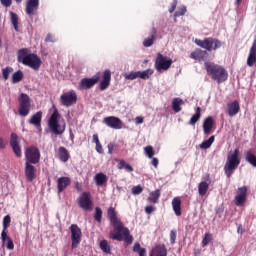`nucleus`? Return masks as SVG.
Masks as SVG:
<instances>
[{"label": "nucleus", "mask_w": 256, "mask_h": 256, "mask_svg": "<svg viewBox=\"0 0 256 256\" xmlns=\"http://www.w3.org/2000/svg\"><path fill=\"white\" fill-rule=\"evenodd\" d=\"M107 217L114 227V233H110V237L114 241H124L126 245H131L133 243V236L129 232V229L123 225L119 216H117V210L114 207H109L107 210Z\"/></svg>", "instance_id": "f257e3e1"}, {"label": "nucleus", "mask_w": 256, "mask_h": 256, "mask_svg": "<svg viewBox=\"0 0 256 256\" xmlns=\"http://www.w3.org/2000/svg\"><path fill=\"white\" fill-rule=\"evenodd\" d=\"M18 61L22 63V65H26V67H30L34 71H39L41 69V58L35 54L31 53L29 48H22L18 50Z\"/></svg>", "instance_id": "f03ea898"}, {"label": "nucleus", "mask_w": 256, "mask_h": 256, "mask_svg": "<svg viewBox=\"0 0 256 256\" xmlns=\"http://www.w3.org/2000/svg\"><path fill=\"white\" fill-rule=\"evenodd\" d=\"M204 67L206 69L207 75H209L213 81H217V83H225L229 77L227 70H225L224 67L219 64L205 61Z\"/></svg>", "instance_id": "7ed1b4c3"}, {"label": "nucleus", "mask_w": 256, "mask_h": 256, "mask_svg": "<svg viewBox=\"0 0 256 256\" xmlns=\"http://www.w3.org/2000/svg\"><path fill=\"white\" fill-rule=\"evenodd\" d=\"M239 148H236L232 154H228L226 164L224 165V173L228 179H231V175L239 165L241 164V158H239Z\"/></svg>", "instance_id": "20e7f679"}, {"label": "nucleus", "mask_w": 256, "mask_h": 256, "mask_svg": "<svg viewBox=\"0 0 256 256\" xmlns=\"http://www.w3.org/2000/svg\"><path fill=\"white\" fill-rule=\"evenodd\" d=\"M59 119H61V114L59 113V110L55 108L48 120V127L54 135H63L67 127L65 122L60 124Z\"/></svg>", "instance_id": "39448f33"}, {"label": "nucleus", "mask_w": 256, "mask_h": 256, "mask_svg": "<svg viewBox=\"0 0 256 256\" xmlns=\"http://www.w3.org/2000/svg\"><path fill=\"white\" fill-rule=\"evenodd\" d=\"M194 43L201 49H205V51H217V49H221L223 42L219 39L208 37L204 40L195 39Z\"/></svg>", "instance_id": "423d86ee"}, {"label": "nucleus", "mask_w": 256, "mask_h": 256, "mask_svg": "<svg viewBox=\"0 0 256 256\" xmlns=\"http://www.w3.org/2000/svg\"><path fill=\"white\" fill-rule=\"evenodd\" d=\"M18 102V113L20 117H27V115L31 113V97H29V95H27L26 93H21L18 98Z\"/></svg>", "instance_id": "0eeeda50"}, {"label": "nucleus", "mask_w": 256, "mask_h": 256, "mask_svg": "<svg viewBox=\"0 0 256 256\" xmlns=\"http://www.w3.org/2000/svg\"><path fill=\"white\" fill-rule=\"evenodd\" d=\"M26 163H32V165H37L41 161V151L36 146H29L25 150Z\"/></svg>", "instance_id": "6e6552de"}, {"label": "nucleus", "mask_w": 256, "mask_h": 256, "mask_svg": "<svg viewBox=\"0 0 256 256\" xmlns=\"http://www.w3.org/2000/svg\"><path fill=\"white\" fill-rule=\"evenodd\" d=\"M171 65H173V60L168 59L167 56H163V54L158 53L154 67L158 73H161V71H168V69L171 68Z\"/></svg>", "instance_id": "1a4fd4ad"}, {"label": "nucleus", "mask_w": 256, "mask_h": 256, "mask_svg": "<svg viewBox=\"0 0 256 256\" xmlns=\"http://www.w3.org/2000/svg\"><path fill=\"white\" fill-rule=\"evenodd\" d=\"M78 207L83 211H93V199L90 192H83L78 198Z\"/></svg>", "instance_id": "9d476101"}, {"label": "nucleus", "mask_w": 256, "mask_h": 256, "mask_svg": "<svg viewBox=\"0 0 256 256\" xmlns=\"http://www.w3.org/2000/svg\"><path fill=\"white\" fill-rule=\"evenodd\" d=\"M70 233H71V247L72 249H77L79 244L81 243V239L83 237V232H81V228L77 224H72L70 226Z\"/></svg>", "instance_id": "9b49d317"}, {"label": "nucleus", "mask_w": 256, "mask_h": 256, "mask_svg": "<svg viewBox=\"0 0 256 256\" xmlns=\"http://www.w3.org/2000/svg\"><path fill=\"white\" fill-rule=\"evenodd\" d=\"M61 105L64 107H71L77 103V93L74 90H70L67 93H64L60 96Z\"/></svg>", "instance_id": "f8f14e48"}, {"label": "nucleus", "mask_w": 256, "mask_h": 256, "mask_svg": "<svg viewBox=\"0 0 256 256\" xmlns=\"http://www.w3.org/2000/svg\"><path fill=\"white\" fill-rule=\"evenodd\" d=\"M247 201V186H242L238 188L236 196L234 198V204L237 207H243Z\"/></svg>", "instance_id": "ddd939ff"}, {"label": "nucleus", "mask_w": 256, "mask_h": 256, "mask_svg": "<svg viewBox=\"0 0 256 256\" xmlns=\"http://www.w3.org/2000/svg\"><path fill=\"white\" fill-rule=\"evenodd\" d=\"M102 122L104 125H107V127H110V129H123V121H121L118 117L108 116L105 117Z\"/></svg>", "instance_id": "4468645a"}, {"label": "nucleus", "mask_w": 256, "mask_h": 256, "mask_svg": "<svg viewBox=\"0 0 256 256\" xmlns=\"http://www.w3.org/2000/svg\"><path fill=\"white\" fill-rule=\"evenodd\" d=\"M99 79H101V77L99 76V73L96 74L92 78H83L79 83V88L80 89H91V87H93V86L97 85V83H99Z\"/></svg>", "instance_id": "2eb2a0df"}, {"label": "nucleus", "mask_w": 256, "mask_h": 256, "mask_svg": "<svg viewBox=\"0 0 256 256\" xmlns=\"http://www.w3.org/2000/svg\"><path fill=\"white\" fill-rule=\"evenodd\" d=\"M190 59H194L195 61H205L209 59V52L207 50H202L201 48H197L195 51L191 52Z\"/></svg>", "instance_id": "dca6fc26"}, {"label": "nucleus", "mask_w": 256, "mask_h": 256, "mask_svg": "<svg viewBox=\"0 0 256 256\" xmlns=\"http://www.w3.org/2000/svg\"><path fill=\"white\" fill-rule=\"evenodd\" d=\"M39 9V0H27L26 2V15L32 17Z\"/></svg>", "instance_id": "f3484780"}, {"label": "nucleus", "mask_w": 256, "mask_h": 256, "mask_svg": "<svg viewBox=\"0 0 256 256\" xmlns=\"http://www.w3.org/2000/svg\"><path fill=\"white\" fill-rule=\"evenodd\" d=\"M241 111V106L239 105V101L235 100L232 103L227 104V110L226 113L229 115V117H235L237 113Z\"/></svg>", "instance_id": "a211bd4d"}, {"label": "nucleus", "mask_w": 256, "mask_h": 256, "mask_svg": "<svg viewBox=\"0 0 256 256\" xmlns=\"http://www.w3.org/2000/svg\"><path fill=\"white\" fill-rule=\"evenodd\" d=\"M214 126H215V120L211 116H208L207 118H205L202 125L204 135H211V131H213Z\"/></svg>", "instance_id": "6ab92c4d"}, {"label": "nucleus", "mask_w": 256, "mask_h": 256, "mask_svg": "<svg viewBox=\"0 0 256 256\" xmlns=\"http://www.w3.org/2000/svg\"><path fill=\"white\" fill-rule=\"evenodd\" d=\"M111 85V70H105L100 82V91H105Z\"/></svg>", "instance_id": "aec40b11"}, {"label": "nucleus", "mask_w": 256, "mask_h": 256, "mask_svg": "<svg viewBox=\"0 0 256 256\" xmlns=\"http://www.w3.org/2000/svg\"><path fill=\"white\" fill-rule=\"evenodd\" d=\"M156 39H157V29L155 27H152L149 33V36L143 40L142 44L144 47H152Z\"/></svg>", "instance_id": "412c9836"}, {"label": "nucleus", "mask_w": 256, "mask_h": 256, "mask_svg": "<svg viewBox=\"0 0 256 256\" xmlns=\"http://www.w3.org/2000/svg\"><path fill=\"white\" fill-rule=\"evenodd\" d=\"M71 185V178L69 177H60L57 180V189L58 193H63L67 187Z\"/></svg>", "instance_id": "4be33fe9"}, {"label": "nucleus", "mask_w": 256, "mask_h": 256, "mask_svg": "<svg viewBox=\"0 0 256 256\" xmlns=\"http://www.w3.org/2000/svg\"><path fill=\"white\" fill-rule=\"evenodd\" d=\"M150 256H167V247L165 244H157L152 248Z\"/></svg>", "instance_id": "5701e85b"}, {"label": "nucleus", "mask_w": 256, "mask_h": 256, "mask_svg": "<svg viewBox=\"0 0 256 256\" xmlns=\"http://www.w3.org/2000/svg\"><path fill=\"white\" fill-rule=\"evenodd\" d=\"M256 63V39L253 41L247 58L248 67H253Z\"/></svg>", "instance_id": "b1692460"}, {"label": "nucleus", "mask_w": 256, "mask_h": 256, "mask_svg": "<svg viewBox=\"0 0 256 256\" xmlns=\"http://www.w3.org/2000/svg\"><path fill=\"white\" fill-rule=\"evenodd\" d=\"M1 240H2V244L5 245L9 251H13V249H15V244L13 243V240L11 239V237L7 235V232L5 231L1 232Z\"/></svg>", "instance_id": "393cba45"}, {"label": "nucleus", "mask_w": 256, "mask_h": 256, "mask_svg": "<svg viewBox=\"0 0 256 256\" xmlns=\"http://www.w3.org/2000/svg\"><path fill=\"white\" fill-rule=\"evenodd\" d=\"M42 119H43V112L38 111L34 115H32L28 123L30 125H34V127H37V129H40Z\"/></svg>", "instance_id": "a878e982"}, {"label": "nucleus", "mask_w": 256, "mask_h": 256, "mask_svg": "<svg viewBox=\"0 0 256 256\" xmlns=\"http://www.w3.org/2000/svg\"><path fill=\"white\" fill-rule=\"evenodd\" d=\"M25 176L30 182L35 179V166H33V163L25 162Z\"/></svg>", "instance_id": "bb28decb"}, {"label": "nucleus", "mask_w": 256, "mask_h": 256, "mask_svg": "<svg viewBox=\"0 0 256 256\" xmlns=\"http://www.w3.org/2000/svg\"><path fill=\"white\" fill-rule=\"evenodd\" d=\"M58 157L60 161H62V163H67L71 155H69V151L67 150V148L60 146L58 148Z\"/></svg>", "instance_id": "cd10ccee"}, {"label": "nucleus", "mask_w": 256, "mask_h": 256, "mask_svg": "<svg viewBox=\"0 0 256 256\" xmlns=\"http://www.w3.org/2000/svg\"><path fill=\"white\" fill-rule=\"evenodd\" d=\"M172 209L176 215V217H181L182 212H181V198L175 197L172 200Z\"/></svg>", "instance_id": "c85d7f7f"}, {"label": "nucleus", "mask_w": 256, "mask_h": 256, "mask_svg": "<svg viewBox=\"0 0 256 256\" xmlns=\"http://www.w3.org/2000/svg\"><path fill=\"white\" fill-rule=\"evenodd\" d=\"M94 179L96 181V185H98L99 187H103V185H105V183H107L108 181L107 175H105L104 173L96 174Z\"/></svg>", "instance_id": "c756f323"}, {"label": "nucleus", "mask_w": 256, "mask_h": 256, "mask_svg": "<svg viewBox=\"0 0 256 256\" xmlns=\"http://www.w3.org/2000/svg\"><path fill=\"white\" fill-rule=\"evenodd\" d=\"M245 161H247V163H250L252 167H256V156L251 150H247L245 152Z\"/></svg>", "instance_id": "7c9ffc66"}, {"label": "nucleus", "mask_w": 256, "mask_h": 256, "mask_svg": "<svg viewBox=\"0 0 256 256\" xmlns=\"http://www.w3.org/2000/svg\"><path fill=\"white\" fill-rule=\"evenodd\" d=\"M159 197H161V190L157 189L150 193L148 201L149 203H159Z\"/></svg>", "instance_id": "2f4dec72"}, {"label": "nucleus", "mask_w": 256, "mask_h": 256, "mask_svg": "<svg viewBox=\"0 0 256 256\" xmlns=\"http://www.w3.org/2000/svg\"><path fill=\"white\" fill-rule=\"evenodd\" d=\"M207 191H209V183L203 181L200 182L198 185V193L201 197H204V195H207Z\"/></svg>", "instance_id": "473e14b6"}, {"label": "nucleus", "mask_w": 256, "mask_h": 256, "mask_svg": "<svg viewBox=\"0 0 256 256\" xmlns=\"http://www.w3.org/2000/svg\"><path fill=\"white\" fill-rule=\"evenodd\" d=\"M132 250L134 253H138L139 256H147V249L141 248V244L139 242L134 243Z\"/></svg>", "instance_id": "72a5a7b5"}, {"label": "nucleus", "mask_w": 256, "mask_h": 256, "mask_svg": "<svg viewBox=\"0 0 256 256\" xmlns=\"http://www.w3.org/2000/svg\"><path fill=\"white\" fill-rule=\"evenodd\" d=\"M181 105H183V99L174 98L172 100V109L175 113H179L181 111Z\"/></svg>", "instance_id": "f704fd0d"}, {"label": "nucleus", "mask_w": 256, "mask_h": 256, "mask_svg": "<svg viewBox=\"0 0 256 256\" xmlns=\"http://www.w3.org/2000/svg\"><path fill=\"white\" fill-rule=\"evenodd\" d=\"M153 73H154L153 69L138 71V79H143V80L150 79L151 75H153Z\"/></svg>", "instance_id": "c9c22d12"}, {"label": "nucleus", "mask_w": 256, "mask_h": 256, "mask_svg": "<svg viewBox=\"0 0 256 256\" xmlns=\"http://www.w3.org/2000/svg\"><path fill=\"white\" fill-rule=\"evenodd\" d=\"M9 15L15 31H19V16H17L13 11H10Z\"/></svg>", "instance_id": "e433bc0d"}, {"label": "nucleus", "mask_w": 256, "mask_h": 256, "mask_svg": "<svg viewBox=\"0 0 256 256\" xmlns=\"http://www.w3.org/2000/svg\"><path fill=\"white\" fill-rule=\"evenodd\" d=\"M199 119H201V107L198 106L196 108L195 114L191 117L189 121V125H195V123H197Z\"/></svg>", "instance_id": "4c0bfd02"}, {"label": "nucleus", "mask_w": 256, "mask_h": 256, "mask_svg": "<svg viewBox=\"0 0 256 256\" xmlns=\"http://www.w3.org/2000/svg\"><path fill=\"white\" fill-rule=\"evenodd\" d=\"M100 249L103 251V253L111 255V246L109 245V242H107V240L100 241Z\"/></svg>", "instance_id": "58836bf2"}, {"label": "nucleus", "mask_w": 256, "mask_h": 256, "mask_svg": "<svg viewBox=\"0 0 256 256\" xmlns=\"http://www.w3.org/2000/svg\"><path fill=\"white\" fill-rule=\"evenodd\" d=\"M118 169H125L126 171H128V173H133V171H134L133 166H131L130 164H127V162H125V160L119 161Z\"/></svg>", "instance_id": "ea45409f"}, {"label": "nucleus", "mask_w": 256, "mask_h": 256, "mask_svg": "<svg viewBox=\"0 0 256 256\" xmlns=\"http://www.w3.org/2000/svg\"><path fill=\"white\" fill-rule=\"evenodd\" d=\"M213 143H215V136H211L208 140L202 142L200 144V149H209Z\"/></svg>", "instance_id": "a19ab883"}, {"label": "nucleus", "mask_w": 256, "mask_h": 256, "mask_svg": "<svg viewBox=\"0 0 256 256\" xmlns=\"http://www.w3.org/2000/svg\"><path fill=\"white\" fill-rule=\"evenodd\" d=\"M23 81V71L18 70L12 75V83H19Z\"/></svg>", "instance_id": "79ce46f5"}, {"label": "nucleus", "mask_w": 256, "mask_h": 256, "mask_svg": "<svg viewBox=\"0 0 256 256\" xmlns=\"http://www.w3.org/2000/svg\"><path fill=\"white\" fill-rule=\"evenodd\" d=\"M211 241H213V234L206 233L201 243L202 247H207Z\"/></svg>", "instance_id": "37998d69"}, {"label": "nucleus", "mask_w": 256, "mask_h": 256, "mask_svg": "<svg viewBox=\"0 0 256 256\" xmlns=\"http://www.w3.org/2000/svg\"><path fill=\"white\" fill-rule=\"evenodd\" d=\"M94 219L97 221V223H101V220L103 219V210H101V208H95Z\"/></svg>", "instance_id": "c03bdc74"}, {"label": "nucleus", "mask_w": 256, "mask_h": 256, "mask_svg": "<svg viewBox=\"0 0 256 256\" xmlns=\"http://www.w3.org/2000/svg\"><path fill=\"white\" fill-rule=\"evenodd\" d=\"M10 224H11V216L6 215L3 218V230L2 231H4V233H7V228L9 227Z\"/></svg>", "instance_id": "a18cd8bd"}, {"label": "nucleus", "mask_w": 256, "mask_h": 256, "mask_svg": "<svg viewBox=\"0 0 256 256\" xmlns=\"http://www.w3.org/2000/svg\"><path fill=\"white\" fill-rule=\"evenodd\" d=\"M145 154L149 159H153V156L155 155V151L153 150V146H146L144 148Z\"/></svg>", "instance_id": "49530a36"}, {"label": "nucleus", "mask_w": 256, "mask_h": 256, "mask_svg": "<svg viewBox=\"0 0 256 256\" xmlns=\"http://www.w3.org/2000/svg\"><path fill=\"white\" fill-rule=\"evenodd\" d=\"M19 145V136L15 133H12L10 136V146L13 147Z\"/></svg>", "instance_id": "de8ad7c7"}, {"label": "nucleus", "mask_w": 256, "mask_h": 256, "mask_svg": "<svg viewBox=\"0 0 256 256\" xmlns=\"http://www.w3.org/2000/svg\"><path fill=\"white\" fill-rule=\"evenodd\" d=\"M125 79L129 81H134V79H139V71L138 72H130L124 75Z\"/></svg>", "instance_id": "09e8293b"}, {"label": "nucleus", "mask_w": 256, "mask_h": 256, "mask_svg": "<svg viewBox=\"0 0 256 256\" xmlns=\"http://www.w3.org/2000/svg\"><path fill=\"white\" fill-rule=\"evenodd\" d=\"M10 73H13L12 67H6V68L2 69V75H3V79H5V81H7V79H9Z\"/></svg>", "instance_id": "8fccbe9b"}, {"label": "nucleus", "mask_w": 256, "mask_h": 256, "mask_svg": "<svg viewBox=\"0 0 256 256\" xmlns=\"http://www.w3.org/2000/svg\"><path fill=\"white\" fill-rule=\"evenodd\" d=\"M187 13V7L182 6L174 13V17H183Z\"/></svg>", "instance_id": "3c124183"}, {"label": "nucleus", "mask_w": 256, "mask_h": 256, "mask_svg": "<svg viewBox=\"0 0 256 256\" xmlns=\"http://www.w3.org/2000/svg\"><path fill=\"white\" fill-rule=\"evenodd\" d=\"M12 150L14 152V154L16 155V157L20 158L22 157V152H21V146H19V144L11 146Z\"/></svg>", "instance_id": "603ef678"}, {"label": "nucleus", "mask_w": 256, "mask_h": 256, "mask_svg": "<svg viewBox=\"0 0 256 256\" xmlns=\"http://www.w3.org/2000/svg\"><path fill=\"white\" fill-rule=\"evenodd\" d=\"M141 193H143V187H141L140 185L134 186L132 188V194L133 195H141Z\"/></svg>", "instance_id": "864d4df0"}, {"label": "nucleus", "mask_w": 256, "mask_h": 256, "mask_svg": "<svg viewBox=\"0 0 256 256\" xmlns=\"http://www.w3.org/2000/svg\"><path fill=\"white\" fill-rule=\"evenodd\" d=\"M176 239H177V231L171 230L170 231V242H171V245H175Z\"/></svg>", "instance_id": "5fc2aeb1"}, {"label": "nucleus", "mask_w": 256, "mask_h": 256, "mask_svg": "<svg viewBox=\"0 0 256 256\" xmlns=\"http://www.w3.org/2000/svg\"><path fill=\"white\" fill-rule=\"evenodd\" d=\"M154 211H157V207H155V206H146L145 207V213L147 215H151V213H153Z\"/></svg>", "instance_id": "6e6d98bb"}, {"label": "nucleus", "mask_w": 256, "mask_h": 256, "mask_svg": "<svg viewBox=\"0 0 256 256\" xmlns=\"http://www.w3.org/2000/svg\"><path fill=\"white\" fill-rule=\"evenodd\" d=\"M0 3L3 7H11V5H13V0H0Z\"/></svg>", "instance_id": "4d7b16f0"}, {"label": "nucleus", "mask_w": 256, "mask_h": 256, "mask_svg": "<svg viewBox=\"0 0 256 256\" xmlns=\"http://www.w3.org/2000/svg\"><path fill=\"white\" fill-rule=\"evenodd\" d=\"M177 9V0H173L171 7L169 8V13H173Z\"/></svg>", "instance_id": "13d9d810"}, {"label": "nucleus", "mask_w": 256, "mask_h": 256, "mask_svg": "<svg viewBox=\"0 0 256 256\" xmlns=\"http://www.w3.org/2000/svg\"><path fill=\"white\" fill-rule=\"evenodd\" d=\"M96 151L97 153H100V155H103L104 151H103V146L101 145V142H98V144H96Z\"/></svg>", "instance_id": "bf43d9fd"}, {"label": "nucleus", "mask_w": 256, "mask_h": 256, "mask_svg": "<svg viewBox=\"0 0 256 256\" xmlns=\"http://www.w3.org/2000/svg\"><path fill=\"white\" fill-rule=\"evenodd\" d=\"M113 151H115V144L114 143H109L108 144V153H109V155H113Z\"/></svg>", "instance_id": "052dcab7"}, {"label": "nucleus", "mask_w": 256, "mask_h": 256, "mask_svg": "<svg viewBox=\"0 0 256 256\" xmlns=\"http://www.w3.org/2000/svg\"><path fill=\"white\" fill-rule=\"evenodd\" d=\"M46 43H53V35L51 34H47L46 38H45Z\"/></svg>", "instance_id": "680f3d73"}, {"label": "nucleus", "mask_w": 256, "mask_h": 256, "mask_svg": "<svg viewBox=\"0 0 256 256\" xmlns=\"http://www.w3.org/2000/svg\"><path fill=\"white\" fill-rule=\"evenodd\" d=\"M143 121H144V119H143L142 116H138V117H136V119H135L136 125H141V123H143Z\"/></svg>", "instance_id": "e2e57ef3"}, {"label": "nucleus", "mask_w": 256, "mask_h": 256, "mask_svg": "<svg viewBox=\"0 0 256 256\" xmlns=\"http://www.w3.org/2000/svg\"><path fill=\"white\" fill-rule=\"evenodd\" d=\"M6 145L7 144L5 143V139L0 137V149H5Z\"/></svg>", "instance_id": "0e129e2a"}, {"label": "nucleus", "mask_w": 256, "mask_h": 256, "mask_svg": "<svg viewBox=\"0 0 256 256\" xmlns=\"http://www.w3.org/2000/svg\"><path fill=\"white\" fill-rule=\"evenodd\" d=\"M92 139H93V143H95L96 145H97L98 143H100V141H99V135L94 134V135L92 136Z\"/></svg>", "instance_id": "69168bd1"}, {"label": "nucleus", "mask_w": 256, "mask_h": 256, "mask_svg": "<svg viewBox=\"0 0 256 256\" xmlns=\"http://www.w3.org/2000/svg\"><path fill=\"white\" fill-rule=\"evenodd\" d=\"M152 165H153V167H158V165H159V159H157V158H152Z\"/></svg>", "instance_id": "338daca9"}, {"label": "nucleus", "mask_w": 256, "mask_h": 256, "mask_svg": "<svg viewBox=\"0 0 256 256\" xmlns=\"http://www.w3.org/2000/svg\"><path fill=\"white\" fill-rule=\"evenodd\" d=\"M235 4L239 7V5H241V0H236Z\"/></svg>", "instance_id": "774afa93"}]
</instances>
